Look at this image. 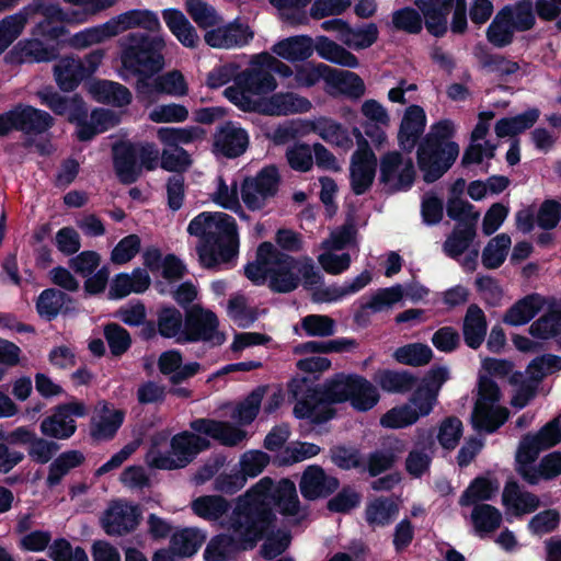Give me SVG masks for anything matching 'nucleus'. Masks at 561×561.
Listing matches in <instances>:
<instances>
[{
    "mask_svg": "<svg viewBox=\"0 0 561 561\" xmlns=\"http://www.w3.org/2000/svg\"><path fill=\"white\" fill-rule=\"evenodd\" d=\"M289 397L296 402L294 415L299 420L321 425L332 420L334 403L350 402L358 412L375 408L380 394L375 385L362 375L337 373L323 386L309 377H294L287 385Z\"/></svg>",
    "mask_w": 561,
    "mask_h": 561,
    "instance_id": "obj_1",
    "label": "nucleus"
},
{
    "mask_svg": "<svg viewBox=\"0 0 561 561\" xmlns=\"http://www.w3.org/2000/svg\"><path fill=\"white\" fill-rule=\"evenodd\" d=\"M191 236L201 239L197 248L201 263L214 268L219 263H229L239 253V237L236 219L221 211H203L187 226Z\"/></svg>",
    "mask_w": 561,
    "mask_h": 561,
    "instance_id": "obj_2",
    "label": "nucleus"
},
{
    "mask_svg": "<svg viewBox=\"0 0 561 561\" xmlns=\"http://www.w3.org/2000/svg\"><path fill=\"white\" fill-rule=\"evenodd\" d=\"M299 261L277 250L268 241L262 242L255 253V260L244 265V276L255 286L265 285L273 293L288 294L298 288Z\"/></svg>",
    "mask_w": 561,
    "mask_h": 561,
    "instance_id": "obj_3",
    "label": "nucleus"
},
{
    "mask_svg": "<svg viewBox=\"0 0 561 561\" xmlns=\"http://www.w3.org/2000/svg\"><path fill=\"white\" fill-rule=\"evenodd\" d=\"M162 36L131 32L121 41V64L128 73L158 75L165 66Z\"/></svg>",
    "mask_w": 561,
    "mask_h": 561,
    "instance_id": "obj_4",
    "label": "nucleus"
},
{
    "mask_svg": "<svg viewBox=\"0 0 561 561\" xmlns=\"http://www.w3.org/2000/svg\"><path fill=\"white\" fill-rule=\"evenodd\" d=\"M218 328L219 320L215 312L194 307L185 313L178 344L208 342L211 346H220L225 343L226 336Z\"/></svg>",
    "mask_w": 561,
    "mask_h": 561,
    "instance_id": "obj_5",
    "label": "nucleus"
},
{
    "mask_svg": "<svg viewBox=\"0 0 561 561\" xmlns=\"http://www.w3.org/2000/svg\"><path fill=\"white\" fill-rule=\"evenodd\" d=\"M171 455H158L152 460L157 469L174 470L186 467L196 456L207 450L210 443L207 438L195 433L183 431L175 434L170 442Z\"/></svg>",
    "mask_w": 561,
    "mask_h": 561,
    "instance_id": "obj_6",
    "label": "nucleus"
},
{
    "mask_svg": "<svg viewBox=\"0 0 561 561\" xmlns=\"http://www.w3.org/2000/svg\"><path fill=\"white\" fill-rule=\"evenodd\" d=\"M53 125L54 118L49 113L20 103L0 114V137H5L13 130L38 135Z\"/></svg>",
    "mask_w": 561,
    "mask_h": 561,
    "instance_id": "obj_7",
    "label": "nucleus"
},
{
    "mask_svg": "<svg viewBox=\"0 0 561 561\" xmlns=\"http://www.w3.org/2000/svg\"><path fill=\"white\" fill-rule=\"evenodd\" d=\"M229 529L231 535H218L207 543L203 557L205 561H226L230 553L249 551L255 548V538L244 534V524L241 517L231 512L229 516Z\"/></svg>",
    "mask_w": 561,
    "mask_h": 561,
    "instance_id": "obj_8",
    "label": "nucleus"
},
{
    "mask_svg": "<svg viewBox=\"0 0 561 561\" xmlns=\"http://www.w3.org/2000/svg\"><path fill=\"white\" fill-rule=\"evenodd\" d=\"M275 485L270 477L262 478L237 499L232 513L242 519L259 517L257 522L267 524L271 520L272 514H275L274 508L271 506Z\"/></svg>",
    "mask_w": 561,
    "mask_h": 561,
    "instance_id": "obj_9",
    "label": "nucleus"
},
{
    "mask_svg": "<svg viewBox=\"0 0 561 561\" xmlns=\"http://www.w3.org/2000/svg\"><path fill=\"white\" fill-rule=\"evenodd\" d=\"M459 156L457 142L440 146L423 140L417 149V164L426 183L439 180L455 163Z\"/></svg>",
    "mask_w": 561,
    "mask_h": 561,
    "instance_id": "obj_10",
    "label": "nucleus"
},
{
    "mask_svg": "<svg viewBox=\"0 0 561 561\" xmlns=\"http://www.w3.org/2000/svg\"><path fill=\"white\" fill-rule=\"evenodd\" d=\"M267 524L260 523L259 517L243 519L244 534L255 538V547L264 540L260 548V554L264 560H274L283 554L290 546L291 535L287 530L278 529L276 526V514H272Z\"/></svg>",
    "mask_w": 561,
    "mask_h": 561,
    "instance_id": "obj_11",
    "label": "nucleus"
},
{
    "mask_svg": "<svg viewBox=\"0 0 561 561\" xmlns=\"http://www.w3.org/2000/svg\"><path fill=\"white\" fill-rule=\"evenodd\" d=\"M280 184L278 169L274 164L262 168L255 176H247L241 184V198L250 210H261L273 198Z\"/></svg>",
    "mask_w": 561,
    "mask_h": 561,
    "instance_id": "obj_12",
    "label": "nucleus"
},
{
    "mask_svg": "<svg viewBox=\"0 0 561 561\" xmlns=\"http://www.w3.org/2000/svg\"><path fill=\"white\" fill-rule=\"evenodd\" d=\"M379 182L388 194L409 191L415 181V167L413 160L399 151L383 153L379 162Z\"/></svg>",
    "mask_w": 561,
    "mask_h": 561,
    "instance_id": "obj_13",
    "label": "nucleus"
},
{
    "mask_svg": "<svg viewBox=\"0 0 561 561\" xmlns=\"http://www.w3.org/2000/svg\"><path fill=\"white\" fill-rule=\"evenodd\" d=\"M88 408L82 401L73 400L57 404L53 413L41 422V432L44 436L55 439H68L77 431L73 417H84Z\"/></svg>",
    "mask_w": 561,
    "mask_h": 561,
    "instance_id": "obj_14",
    "label": "nucleus"
},
{
    "mask_svg": "<svg viewBox=\"0 0 561 561\" xmlns=\"http://www.w3.org/2000/svg\"><path fill=\"white\" fill-rule=\"evenodd\" d=\"M250 144L248 131L239 122L226 121L217 126L214 134L213 151L228 159L242 156Z\"/></svg>",
    "mask_w": 561,
    "mask_h": 561,
    "instance_id": "obj_15",
    "label": "nucleus"
},
{
    "mask_svg": "<svg viewBox=\"0 0 561 561\" xmlns=\"http://www.w3.org/2000/svg\"><path fill=\"white\" fill-rule=\"evenodd\" d=\"M340 486L336 477L325 473L321 466H308L304 471L299 488L301 495L309 501L324 499L333 494Z\"/></svg>",
    "mask_w": 561,
    "mask_h": 561,
    "instance_id": "obj_16",
    "label": "nucleus"
},
{
    "mask_svg": "<svg viewBox=\"0 0 561 561\" xmlns=\"http://www.w3.org/2000/svg\"><path fill=\"white\" fill-rule=\"evenodd\" d=\"M137 144L121 140L113 145V168L118 181L124 185H130L138 181L141 175Z\"/></svg>",
    "mask_w": 561,
    "mask_h": 561,
    "instance_id": "obj_17",
    "label": "nucleus"
},
{
    "mask_svg": "<svg viewBox=\"0 0 561 561\" xmlns=\"http://www.w3.org/2000/svg\"><path fill=\"white\" fill-rule=\"evenodd\" d=\"M253 36L248 25L233 21L207 31L204 39L213 48L230 49L248 45Z\"/></svg>",
    "mask_w": 561,
    "mask_h": 561,
    "instance_id": "obj_18",
    "label": "nucleus"
},
{
    "mask_svg": "<svg viewBox=\"0 0 561 561\" xmlns=\"http://www.w3.org/2000/svg\"><path fill=\"white\" fill-rule=\"evenodd\" d=\"M236 83L243 85L253 95H265L277 88L275 77L265 68L259 55L253 57L249 68L238 73Z\"/></svg>",
    "mask_w": 561,
    "mask_h": 561,
    "instance_id": "obj_19",
    "label": "nucleus"
},
{
    "mask_svg": "<svg viewBox=\"0 0 561 561\" xmlns=\"http://www.w3.org/2000/svg\"><path fill=\"white\" fill-rule=\"evenodd\" d=\"M454 0H414V5L424 16L426 31L434 37L440 38L448 31V16L451 13Z\"/></svg>",
    "mask_w": 561,
    "mask_h": 561,
    "instance_id": "obj_20",
    "label": "nucleus"
},
{
    "mask_svg": "<svg viewBox=\"0 0 561 561\" xmlns=\"http://www.w3.org/2000/svg\"><path fill=\"white\" fill-rule=\"evenodd\" d=\"M561 442V426L558 419L545 424L536 434H526L519 444L525 450L522 455L528 460H536L540 451L549 449Z\"/></svg>",
    "mask_w": 561,
    "mask_h": 561,
    "instance_id": "obj_21",
    "label": "nucleus"
},
{
    "mask_svg": "<svg viewBox=\"0 0 561 561\" xmlns=\"http://www.w3.org/2000/svg\"><path fill=\"white\" fill-rule=\"evenodd\" d=\"M426 126V114L420 105H410L400 124L398 142L405 152H411Z\"/></svg>",
    "mask_w": 561,
    "mask_h": 561,
    "instance_id": "obj_22",
    "label": "nucleus"
},
{
    "mask_svg": "<svg viewBox=\"0 0 561 561\" xmlns=\"http://www.w3.org/2000/svg\"><path fill=\"white\" fill-rule=\"evenodd\" d=\"M311 103L308 99L293 92L274 93L260 103V113L271 116H282L308 112Z\"/></svg>",
    "mask_w": 561,
    "mask_h": 561,
    "instance_id": "obj_23",
    "label": "nucleus"
},
{
    "mask_svg": "<svg viewBox=\"0 0 561 561\" xmlns=\"http://www.w3.org/2000/svg\"><path fill=\"white\" fill-rule=\"evenodd\" d=\"M75 310L76 300L56 288L44 289L36 300L38 316L47 321L54 320L59 313L68 314Z\"/></svg>",
    "mask_w": 561,
    "mask_h": 561,
    "instance_id": "obj_24",
    "label": "nucleus"
},
{
    "mask_svg": "<svg viewBox=\"0 0 561 561\" xmlns=\"http://www.w3.org/2000/svg\"><path fill=\"white\" fill-rule=\"evenodd\" d=\"M111 21L116 36L127 30L137 27L150 33L161 30L158 14L149 9H131L111 18Z\"/></svg>",
    "mask_w": 561,
    "mask_h": 561,
    "instance_id": "obj_25",
    "label": "nucleus"
},
{
    "mask_svg": "<svg viewBox=\"0 0 561 561\" xmlns=\"http://www.w3.org/2000/svg\"><path fill=\"white\" fill-rule=\"evenodd\" d=\"M399 512L400 506L392 496L380 495L367 502L364 518L371 528L386 527L397 519Z\"/></svg>",
    "mask_w": 561,
    "mask_h": 561,
    "instance_id": "obj_26",
    "label": "nucleus"
},
{
    "mask_svg": "<svg viewBox=\"0 0 561 561\" xmlns=\"http://www.w3.org/2000/svg\"><path fill=\"white\" fill-rule=\"evenodd\" d=\"M375 383L387 393L404 394L412 391L417 385V377L405 369H378L373 377Z\"/></svg>",
    "mask_w": 561,
    "mask_h": 561,
    "instance_id": "obj_27",
    "label": "nucleus"
},
{
    "mask_svg": "<svg viewBox=\"0 0 561 561\" xmlns=\"http://www.w3.org/2000/svg\"><path fill=\"white\" fill-rule=\"evenodd\" d=\"M545 298L537 294H528L514 302L504 313L503 322L507 325L519 327L531 321L545 306Z\"/></svg>",
    "mask_w": 561,
    "mask_h": 561,
    "instance_id": "obj_28",
    "label": "nucleus"
},
{
    "mask_svg": "<svg viewBox=\"0 0 561 561\" xmlns=\"http://www.w3.org/2000/svg\"><path fill=\"white\" fill-rule=\"evenodd\" d=\"M138 523L136 506L116 504L111 506L106 512L104 530L111 536H122L135 530Z\"/></svg>",
    "mask_w": 561,
    "mask_h": 561,
    "instance_id": "obj_29",
    "label": "nucleus"
},
{
    "mask_svg": "<svg viewBox=\"0 0 561 561\" xmlns=\"http://www.w3.org/2000/svg\"><path fill=\"white\" fill-rule=\"evenodd\" d=\"M316 50V41L309 35H294L277 42L272 51L278 57L295 62L304 61Z\"/></svg>",
    "mask_w": 561,
    "mask_h": 561,
    "instance_id": "obj_30",
    "label": "nucleus"
},
{
    "mask_svg": "<svg viewBox=\"0 0 561 561\" xmlns=\"http://www.w3.org/2000/svg\"><path fill=\"white\" fill-rule=\"evenodd\" d=\"M515 32L511 8L503 7L489 24L485 36L493 47L504 48L513 43Z\"/></svg>",
    "mask_w": 561,
    "mask_h": 561,
    "instance_id": "obj_31",
    "label": "nucleus"
},
{
    "mask_svg": "<svg viewBox=\"0 0 561 561\" xmlns=\"http://www.w3.org/2000/svg\"><path fill=\"white\" fill-rule=\"evenodd\" d=\"M508 415L510 411L505 407L474 404L471 413V423L478 432L493 434L505 424Z\"/></svg>",
    "mask_w": 561,
    "mask_h": 561,
    "instance_id": "obj_32",
    "label": "nucleus"
},
{
    "mask_svg": "<svg viewBox=\"0 0 561 561\" xmlns=\"http://www.w3.org/2000/svg\"><path fill=\"white\" fill-rule=\"evenodd\" d=\"M162 18L170 32L183 46L187 48H196L198 46L199 37L196 28L181 10L174 8L164 9Z\"/></svg>",
    "mask_w": 561,
    "mask_h": 561,
    "instance_id": "obj_33",
    "label": "nucleus"
},
{
    "mask_svg": "<svg viewBox=\"0 0 561 561\" xmlns=\"http://www.w3.org/2000/svg\"><path fill=\"white\" fill-rule=\"evenodd\" d=\"M486 330L488 323L483 310L476 304L470 305L462 324L466 345L472 350H478L485 339Z\"/></svg>",
    "mask_w": 561,
    "mask_h": 561,
    "instance_id": "obj_34",
    "label": "nucleus"
},
{
    "mask_svg": "<svg viewBox=\"0 0 561 561\" xmlns=\"http://www.w3.org/2000/svg\"><path fill=\"white\" fill-rule=\"evenodd\" d=\"M503 505L513 507L516 515L533 513L539 507V499L530 492L520 491L517 481L510 479L506 481L502 493Z\"/></svg>",
    "mask_w": 561,
    "mask_h": 561,
    "instance_id": "obj_35",
    "label": "nucleus"
},
{
    "mask_svg": "<svg viewBox=\"0 0 561 561\" xmlns=\"http://www.w3.org/2000/svg\"><path fill=\"white\" fill-rule=\"evenodd\" d=\"M377 159H351L350 183L355 195H364L374 184Z\"/></svg>",
    "mask_w": 561,
    "mask_h": 561,
    "instance_id": "obj_36",
    "label": "nucleus"
},
{
    "mask_svg": "<svg viewBox=\"0 0 561 561\" xmlns=\"http://www.w3.org/2000/svg\"><path fill=\"white\" fill-rule=\"evenodd\" d=\"M54 76L60 90L71 92L85 79L83 62L71 57L62 58L54 66Z\"/></svg>",
    "mask_w": 561,
    "mask_h": 561,
    "instance_id": "obj_37",
    "label": "nucleus"
},
{
    "mask_svg": "<svg viewBox=\"0 0 561 561\" xmlns=\"http://www.w3.org/2000/svg\"><path fill=\"white\" fill-rule=\"evenodd\" d=\"M271 506L278 508L283 516H296L300 511V501L295 483L287 479H280L272 493Z\"/></svg>",
    "mask_w": 561,
    "mask_h": 561,
    "instance_id": "obj_38",
    "label": "nucleus"
},
{
    "mask_svg": "<svg viewBox=\"0 0 561 561\" xmlns=\"http://www.w3.org/2000/svg\"><path fill=\"white\" fill-rule=\"evenodd\" d=\"M316 51L319 57L335 65L348 68H357L359 65L353 53L324 35L316 37Z\"/></svg>",
    "mask_w": 561,
    "mask_h": 561,
    "instance_id": "obj_39",
    "label": "nucleus"
},
{
    "mask_svg": "<svg viewBox=\"0 0 561 561\" xmlns=\"http://www.w3.org/2000/svg\"><path fill=\"white\" fill-rule=\"evenodd\" d=\"M540 116L537 107L529 108L513 117H503L495 124L494 130L499 138L514 137L530 129Z\"/></svg>",
    "mask_w": 561,
    "mask_h": 561,
    "instance_id": "obj_40",
    "label": "nucleus"
},
{
    "mask_svg": "<svg viewBox=\"0 0 561 561\" xmlns=\"http://www.w3.org/2000/svg\"><path fill=\"white\" fill-rule=\"evenodd\" d=\"M270 3L277 9L279 19L291 27L309 24L310 11L307 7L312 0H270Z\"/></svg>",
    "mask_w": 561,
    "mask_h": 561,
    "instance_id": "obj_41",
    "label": "nucleus"
},
{
    "mask_svg": "<svg viewBox=\"0 0 561 561\" xmlns=\"http://www.w3.org/2000/svg\"><path fill=\"white\" fill-rule=\"evenodd\" d=\"M95 99L114 107H124L131 103L133 94L129 89L122 83L101 80L98 81L92 89Z\"/></svg>",
    "mask_w": 561,
    "mask_h": 561,
    "instance_id": "obj_42",
    "label": "nucleus"
},
{
    "mask_svg": "<svg viewBox=\"0 0 561 561\" xmlns=\"http://www.w3.org/2000/svg\"><path fill=\"white\" fill-rule=\"evenodd\" d=\"M471 219L467 225H456L450 234L445 240L444 252L451 259H457L463 254L477 236V224Z\"/></svg>",
    "mask_w": 561,
    "mask_h": 561,
    "instance_id": "obj_43",
    "label": "nucleus"
},
{
    "mask_svg": "<svg viewBox=\"0 0 561 561\" xmlns=\"http://www.w3.org/2000/svg\"><path fill=\"white\" fill-rule=\"evenodd\" d=\"M561 333V301H553L548 310L529 327V334L536 339L548 340Z\"/></svg>",
    "mask_w": 561,
    "mask_h": 561,
    "instance_id": "obj_44",
    "label": "nucleus"
},
{
    "mask_svg": "<svg viewBox=\"0 0 561 561\" xmlns=\"http://www.w3.org/2000/svg\"><path fill=\"white\" fill-rule=\"evenodd\" d=\"M313 130L325 142L334 145L343 150H348L353 147V139L348 129L332 118H319L314 124Z\"/></svg>",
    "mask_w": 561,
    "mask_h": 561,
    "instance_id": "obj_45",
    "label": "nucleus"
},
{
    "mask_svg": "<svg viewBox=\"0 0 561 561\" xmlns=\"http://www.w3.org/2000/svg\"><path fill=\"white\" fill-rule=\"evenodd\" d=\"M84 460L85 457L80 450H67L61 453L54 459L48 468L46 485L49 489L57 486L70 470L80 467Z\"/></svg>",
    "mask_w": 561,
    "mask_h": 561,
    "instance_id": "obj_46",
    "label": "nucleus"
},
{
    "mask_svg": "<svg viewBox=\"0 0 561 561\" xmlns=\"http://www.w3.org/2000/svg\"><path fill=\"white\" fill-rule=\"evenodd\" d=\"M205 131L198 126L188 127H160L157 130L158 140L168 148H183L202 139Z\"/></svg>",
    "mask_w": 561,
    "mask_h": 561,
    "instance_id": "obj_47",
    "label": "nucleus"
},
{
    "mask_svg": "<svg viewBox=\"0 0 561 561\" xmlns=\"http://www.w3.org/2000/svg\"><path fill=\"white\" fill-rule=\"evenodd\" d=\"M499 481L486 477L474 478L460 496L461 506L479 504L480 501H490L499 491Z\"/></svg>",
    "mask_w": 561,
    "mask_h": 561,
    "instance_id": "obj_48",
    "label": "nucleus"
},
{
    "mask_svg": "<svg viewBox=\"0 0 561 561\" xmlns=\"http://www.w3.org/2000/svg\"><path fill=\"white\" fill-rule=\"evenodd\" d=\"M14 50L19 54L20 62H48L59 56V49L56 46L45 45L38 39L19 43Z\"/></svg>",
    "mask_w": 561,
    "mask_h": 561,
    "instance_id": "obj_49",
    "label": "nucleus"
},
{
    "mask_svg": "<svg viewBox=\"0 0 561 561\" xmlns=\"http://www.w3.org/2000/svg\"><path fill=\"white\" fill-rule=\"evenodd\" d=\"M191 508L205 520H218L229 512L230 503L221 495H202L192 501Z\"/></svg>",
    "mask_w": 561,
    "mask_h": 561,
    "instance_id": "obj_50",
    "label": "nucleus"
},
{
    "mask_svg": "<svg viewBox=\"0 0 561 561\" xmlns=\"http://www.w3.org/2000/svg\"><path fill=\"white\" fill-rule=\"evenodd\" d=\"M327 83L339 89V91L352 99H359L365 93V83L355 72L331 68Z\"/></svg>",
    "mask_w": 561,
    "mask_h": 561,
    "instance_id": "obj_51",
    "label": "nucleus"
},
{
    "mask_svg": "<svg viewBox=\"0 0 561 561\" xmlns=\"http://www.w3.org/2000/svg\"><path fill=\"white\" fill-rule=\"evenodd\" d=\"M159 335L164 339H180L183 331L184 317L174 306H162L157 311Z\"/></svg>",
    "mask_w": 561,
    "mask_h": 561,
    "instance_id": "obj_52",
    "label": "nucleus"
},
{
    "mask_svg": "<svg viewBox=\"0 0 561 561\" xmlns=\"http://www.w3.org/2000/svg\"><path fill=\"white\" fill-rule=\"evenodd\" d=\"M205 537L194 528H184L172 535L170 550L176 557H192L203 545Z\"/></svg>",
    "mask_w": 561,
    "mask_h": 561,
    "instance_id": "obj_53",
    "label": "nucleus"
},
{
    "mask_svg": "<svg viewBox=\"0 0 561 561\" xmlns=\"http://www.w3.org/2000/svg\"><path fill=\"white\" fill-rule=\"evenodd\" d=\"M116 36L111 19L103 24L84 28L69 39L71 47L76 49L87 48Z\"/></svg>",
    "mask_w": 561,
    "mask_h": 561,
    "instance_id": "obj_54",
    "label": "nucleus"
},
{
    "mask_svg": "<svg viewBox=\"0 0 561 561\" xmlns=\"http://www.w3.org/2000/svg\"><path fill=\"white\" fill-rule=\"evenodd\" d=\"M512 240L507 233L492 238L482 251L481 262L485 268H499L506 260Z\"/></svg>",
    "mask_w": 561,
    "mask_h": 561,
    "instance_id": "obj_55",
    "label": "nucleus"
},
{
    "mask_svg": "<svg viewBox=\"0 0 561 561\" xmlns=\"http://www.w3.org/2000/svg\"><path fill=\"white\" fill-rule=\"evenodd\" d=\"M391 24L396 31L404 32L411 35H417L422 32L424 16L420 10L412 7H403L392 12Z\"/></svg>",
    "mask_w": 561,
    "mask_h": 561,
    "instance_id": "obj_56",
    "label": "nucleus"
},
{
    "mask_svg": "<svg viewBox=\"0 0 561 561\" xmlns=\"http://www.w3.org/2000/svg\"><path fill=\"white\" fill-rule=\"evenodd\" d=\"M266 389V386H257L236 407L232 416L241 425H249L256 419Z\"/></svg>",
    "mask_w": 561,
    "mask_h": 561,
    "instance_id": "obj_57",
    "label": "nucleus"
},
{
    "mask_svg": "<svg viewBox=\"0 0 561 561\" xmlns=\"http://www.w3.org/2000/svg\"><path fill=\"white\" fill-rule=\"evenodd\" d=\"M432 348L423 343H410L398 347L393 358L403 365L420 367L428 364L433 358Z\"/></svg>",
    "mask_w": 561,
    "mask_h": 561,
    "instance_id": "obj_58",
    "label": "nucleus"
},
{
    "mask_svg": "<svg viewBox=\"0 0 561 561\" xmlns=\"http://www.w3.org/2000/svg\"><path fill=\"white\" fill-rule=\"evenodd\" d=\"M472 524L479 534H489L496 530L502 523L501 512L490 504H476L471 513Z\"/></svg>",
    "mask_w": 561,
    "mask_h": 561,
    "instance_id": "obj_59",
    "label": "nucleus"
},
{
    "mask_svg": "<svg viewBox=\"0 0 561 561\" xmlns=\"http://www.w3.org/2000/svg\"><path fill=\"white\" fill-rule=\"evenodd\" d=\"M24 10L28 19L41 15L43 16L42 21L76 23L75 16L71 15V10H64L59 4L35 0L24 7Z\"/></svg>",
    "mask_w": 561,
    "mask_h": 561,
    "instance_id": "obj_60",
    "label": "nucleus"
},
{
    "mask_svg": "<svg viewBox=\"0 0 561 561\" xmlns=\"http://www.w3.org/2000/svg\"><path fill=\"white\" fill-rule=\"evenodd\" d=\"M185 10L198 27L204 30L214 27L221 21L216 9L204 0H186Z\"/></svg>",
    "mask_w": 561,
    "mask_h": 561,
    "instance_id": "obj_61",
    "label": "nucleus"
},
{
    "mask_svg": "<svg viewBox=\"0 0 561 561\" xmlns=\"http://www.w3.org/2000/svg\"><path fill=\"white\" fill-rule=\"evenodd\" d=\"M104 337L114 357H121L131 346L130 333L116 322H108L103 329Z\"/></svg>",
    "mask_w": 561,
    "mask_h": 561,
    "instance_id": "obj_62",
    "label": "nucleus"
},
{
    "mask_svg": "<svg viewBox=\"0 0 561 561\" xmlns=\"http://www.w3.org/2000/svg\"><path fill=\"white\" fill-rule=\"evenodd\" d=\"M378 36L379 30L376 23L370 22L358 27L348 25L345 45L355 50L366 49L378 41Z\"/></svg>",
    "mask_w": 561,
    "mask_h": 561,
    "instance_id": "obj_63",
    "label": "nucleus"
},
{
    "mask_svg": "<svg viewBox=\"0 0 561 561\" xmlns=\"http://www.w3.org/2000/svg\"><path fill=\"white\" fill-rule=\"evenodd\" d=\"M419 419L420 414H416V410L405 403L388 410L380 417V424L386 428L398 430L413 425Z\"/></svg>",
    "mask_w": 561,
    "mask_h": 561,
    "instance_id": "obj_64",
    "label": "nucleus"
}]
</instances>
